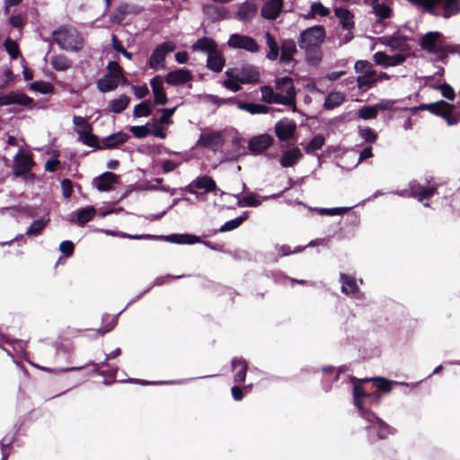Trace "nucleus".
Here are the masks:
<instances>
[{
	"label": "nucleus",
	"instance_id": "f257e3e1",
	"mask_svg": "<svg viewBox=\"0 0 460 460\" xmlns=\"http://www.w3.org/2000/svg\"><path fill=\"white\" fill-rule=\"evenodd\" d=\"M326 38V31L323 25H314L304 30L297 40L298 46L305 51L306 60L312 64H318L323 58L321 45Z\"/></svg>",
	"mask_w": 460,
	"mask_h": 460
},
{
	"label": "nucleus",
	"instance_id": "f03ea898",
	"mask_svg": "<svg viewBox=\"0 0 460 460\" xmlns=\"http://www.w3.org/2000/svg\"><path fill=\"white\" fill-rule=\"evenodd\" d=\"M53 41L61 49L69 51H80L84 48V38L82 34L73 26L63 25L52 32Z\"/></svg>",
	"mask_w": 460,
	"mask_h": 460
},
{
	"label": "nucleus",
	"instance_id": "7ed1b4c3",
	"mask_svg": "<svg viewBox=\"0 0 460 460\" xmlns=\"http://www.w3.org/2000/svg\"><path fill=\"white\" fill-rule=\"evenodd\" d=\"M428 13L448 19L460 13V0H428Z\"/></svg>",
	"mask_w": 460,
	"mask_h": 460
},
{
	"label": "nucleus",
	"instance_id": "20e7f679",
	"mask_svg": "<svg viewBox=\"0 0 460 460\" xmlns=\"http://www.w3.org/2000/svg\"><path fill=\"white\" fill-rule=\"evenodd\" d=\"M176 48V45L172 41H165L158 45L152 52L148 65L154 70L164 67L165 57L168 53L172 52Z\"/></svg>",
	"mask_w": 460,
	"mask_h": 460
},
{
	"label": "nucleus",
	"instance_id": "39448f33",
	"mask_svg": "<svg viewBox=\"0 0 460 460\" xmlns=\"http://www.w3.org/2000/svg\"><path fill=\"white\" fill-rule=\"evenodd\" d=\"M353 398L354 403L361 409L363 406V399H367L369 403H379L381 396L377 390L368 392L367 386H363L361 384H356L353 386Z\"/></svg>",
	"mask_w": 460,
	"mask_h": 460
},
{
	"label": "nucleus",
	"instance_id": "423d86ee",
	"mask_svg": "<svg viewBox=\"0 0 460 460\" xmlns=\"http://www.w3.org/2000/svg\"><path fill=\"white\" fill-rule=\"evenodd\" d=\"M227 44L230 48L244 49L251 53H256L260 49L259 44L253 38L238 33L232 34Z\"/></svg>",
	"mask_w": 460,
	"mask_h": 460
},
{
	"label": "nucleus",
	"instance_id": "0eeeda50",
	"mask_svg": "<svg viewBox=\"0 0 460 460\" xmlns=\"http://www.w3.org/2000/svg\"><path fill=\"white\" fill-rule=\"evenodd\" d=\"M411 110L414 111H428L436 116L444 118L448 115V111H455L456 106L446 101L440 100L431 103H422L418 107H413Z\"/></svg>",
	"mask_w": 460,
	"mask_h": 460
},
{
	"label": "nucleus",
	"instance_id": "6e6552de",
	"mask_svg": "<svg viewBox=\"0 0 460 460\" xmlns=\"http://www.w3.org/2000/svg\"><path fill=\"white\" fill-rule=\"evenodd\" d=\"M296 123L288 118L281 119L275 124V134L279 141H288L295 136Z\"/></svg>",
	"mask_w": 460,
	"mask_h": 460
},
{
	"label": "nucleus",
	"instance_id": "1a4fd4ad",
	"mask_svg": "<svg viewBox=\"0 0 460 460\" xmlns=\"http://www.w3.org/2000/svg\"><path fill=\"white\" fill-rule=\"evenodd\" d=\"M274 143V138L269 134L252 137L248 142V149L252 155H261L268 150Z\"/></svg>",
	"mask_w": 460,
	"mask_h": 460
},
{
	"label": "nucleus",
	"instance_id": "9d476101",
	"mask_svg": "<svg viewBox=\"0 0 460 460\" xmlns=\"http://www.w3.org/2000/svg\"><path fill=\"white\" fill-rule=\"evenodd\" d=\"M33 99L22 92L11 91L6 94L0 95V107L11 104H18L21 106H31Z\"/></svg>",
	"mask_w": 460,
	"mask_h": 460
},
{
	"label": "nucleus",
	"instance_id": "9b49d317",
	"mask_svg": "<svg viewBox=\"0 0 460 460\" xmlns=\"http://www.w3.org/2000/svg\"><path fill=\"white\" fill-rule=\"evenodd\" d=\"M224 143V138L219 131H212L208 133H202L197 141L196 146L208 149H216L221 146Z\"/></svg>",
	"mask_w": 460,
	"mask_h": 460
},
{
	"label": "nucleus",
	"instance_id": "f8f14e48",
	"mask_svg": "<svg viewBox=\"0 0 460 460\" xmlns=\"http://www.w3.org/2000/svg\"><path fill=\"white\" fill-rule=\"evenodd\" d=\"M142 8L136 4H121L111 15V22L115 24H121L128 14H138Z\"/></svg>",
	"mask_w": 460,
	"mask_h": 460
},
{
	"label": "nucleus",
	"instance_id": "ddd939ff",
	"mask_svg": "<svg viewBox=\"0 0 460 460\" xmlns=\"http://www.w3.org/2000/svg\"><path fill=\"white\" fill-rule=\"evenodd\" d=\"M237 80L241 84H256L260 81V73L256 66L245 65L240 68H234Z\"/></svg>",
	"mask_w": 460,
	"mask_h": 460
},
{
	"label": "nucleus",
	"instance_id": "4468645a",
	"mask_svg": "<svg viewBox=\"0 0 460 460\" xmlns=\"http://www.w3.org/2000/svg\"><path fill=\"white\" fill-rule=\"evenodd\" d=\"M444 41V37L439 31H429L425 33L420 40V47L428 53L434 52L440 42Z\"/></svg>",
	"mask_w": 460,
	"mask_h": 460
},
{
	"label": "nucleus",
	"instance_id": "2eb2a0df",
	"mask_svg": "<svg viewBox=\"0 0 460 460\" xmlns=\"http://www.w3.org/2000/svg\"><path fill=\"white\" fill-rule=\"evenodd\" d=\"M119 175L111 172H105L95 177L93 184L99 191H110L112 190L113 185L119 182Z\"/></svg>",
	"mask_w": 460,
	"mask_h": 460
},
{
	"label": "nucleus",
	"instance_id": "dca6fc26",
	"mask_svg": "<svg viewBox=\"0 0 460 460\" xmlns=\"http://www.w3.org/2000/svg\"><path fill=\"white\" fill-rule=\"evenodd\" d=\"M150 85L154 94V104L165 105L169 100L164 88L163 78L160 75L154 76L150 80Z\"/></svg>",
	"mask_w": 460,
	"mask_h": 460
},
{
	"label": "nucleus",
	"instance_id": "f3484780",
	"mask_svg": "<svg viewBox=\"0 0 460 460\" xmlns=\"http://www.w3.org/2000/svg\"><path fill=\"white\" fill-rule=\"evenodd\" d=\"M193 79L192 73L185 68H179L169 72L165 75V82L170 85H182Z\"/></svg>",
	"mask_w": 460,
	"mask_h": 460
},
{
	"label": "nucleus",
	"instance_id": "a211bd4d",
	"mask_svg": "<svg viewBox=\"0 0 460 460\" xmlns=\"http://www.w3.org/2000/svg\"><path fill=\"white\" fill-rule=\"evenodd\" d=\"M373 59L376 65L388 67L402 65L406 58L401 54L389 56L383 51H378L374 54Z\"/></svg>",
	"mask_w": 460,
	"mask_h": 460
},
{
	"label": "nucleus",
	"instance_id": "6ab92c4d",
	"mask_svg": "<svg viewBox=\"0 0 460 460\" xmlns=\"http://www.w3.org/2000/svg\"><path fill=\"white\" fill-rule=\"evenodd\" d=\"M33 165L34 162L30 155H19L14 161L13 173L15 176H23L31 172Z\"/></svg>",
	"mask_w": 460,
	"mask_h": 460
},
{
	"label": "nucleus",
	"instance_id": "aec40b11",
	"mask_svg": "<svg viewBox=\"0 0 460 460\" xmlns=\"http://www.w3.org/2000/svg\"><path fill=\"white\" fill-rule=\"evenodd\" d=\"M303 158V154L297 146L284 151L280 156L279 164L283 168L295 166Z\"/></svg>",
	"mask_w": 460,
	"mask_h": 460
},
{
	"label": "nucleus",
	"instance_id": "412c9836",
	"mask_svg": "<svg viewBox=\"0 0 460 460\" xmlns=\"http://www.w3.org/2000/svg\"><path fill=\"white\" fill-rule=\"evenodd\" d=\"M283 0H269L261 7V14L264 19L275 20L282 11Z\"/></svg>",
	"mask_w": 460,
	"mask_h": 460
},
{
	"label": "nucleus",
	"instance_id": "4be33fe9",
	"mask_svg": "<svg viewBox=\"0 0 460 460\" xmlns=\"http://www.w3.org/2000/svg\"><path fill=\"white\" fill-rule=\"evenodd\" d=\"M129 136L122 131L113 133L102 139V150L118 148L119 146L125 144Z\"/></svg>",
	"mask_w": 460,
	"mask_h": 460
},
{
	"label": "nucleus",
	"instance_id": "5701e85b",
	"mask_svg": "<svg viewBox=\"0 0 460 460\" xmlns=\"http://www.w3.org/2000/svg\"><path fill=\"white\" fill-rule=\"evenodd\" d=\"M232 368L235 371L234 381L237 384L243 383L246 378L248 364L243 358H234L231 362Z\"/></svg>",
	"mask_w": 460,
	"mask_h": 460
},
{
	"label": "nucleus",
	"instance_id": "b1692460",
	"mask_svg": "<svg viewBox=\"0 0 460 460\" xmlns=\"http://www.w3.org/2000/svg\"><path fill=\"white\" fill-rule=\"evenodd\" d=\"M226 64L225 57L223 53L217 49L208 55L207 67L216 73H219L223 70Z\"/></svg>",
	"mask_w": 460,
	"mask_h": 460
},
{
	"label": "nucleus",
	"instance_id": "393cba45",
	"mask_svg": "<svg viewBox=\"0 0 460 460\" xmlns=\"http://www.w3.org/2000/svg\"><path fill=\"white\" fill-rule=\"evenodd\" d=\"M377 81L376 72L375 70H367L365 74L357 77V85L359 90L365 92L374 87Z\"/></svg>",
	"mask_w": 460,
	"mask_h": 460
},
{
	"label": "nucleus",
	"instance_id": "a878e982",
	"mask_svg": "<svg viewBox=\"0 0 460 460\" xmlns=\"http://www.w3.org/2000/svg\"><path fill=\"white\" fill-rule=\"evenodd\" d=\"M367 430H374L378 439H386L394 434L395 429L383 420H379L376 424L367 425Z\"/></svg>",
	"mask_w": 460,
	"mask_h": 460
},
{
	"label": "nucleus",
	"instance_id": "bb28decb",
	"mask_svg": "<svg viewBox=\"0 0 460 460\" xmlns=\"http://www.w3.org/2000/svg\"><path fill=\"white\" fill-rule=\"evenodd\" d=\"M296 42L292 39L284 40L281 43L280 61L284 64H289L296 53Z\"/></svg>",
	"mask_w": 460,
	"mask_h": 460
},
{
	"label": "nucleus",
	"instance_id": "cd10ccee",
	"mask_svg": "<svg viewBox=\"0 0 460 460\" xmlns=\"http://www.w3.org/2000/svg\"><path fill=\"white\" fill-rule=\"evenodd\" d=\"M96 86L102 93L112 92L119 86V78L105 74L96 82Z\"/></svg>",
	"mask_w": 460,
	"mask_h": 460
},
{
	"label": "nucleus",
	"instance_id": "c85d7f7f",
	"mask_svg": "<svg viewBox=\"0 0 460 460\" xmlns=\"http://www.w3.org/2000/svg\"><path fill=\"white\" fill-rule=\"evenodd\" d=\"M407 40L408 38L404 35L394 34L392 36L385 37L383 43L393 49L404 51L408 48Z\"/></svg>",
	"mask_w": 460,
	"mask_h": 460
},
{
	"label": "nucleus",
	"instance_id": "c756f323",
	"mask_svg": "<svg viewBox=\"0 0 460 460\" xmlns=\"http://www.w3.org/2000/svg\"><path fill=\"white\" fill-rule=\"evenodd\" d=\"M335 15L340 19V22L343 29L352 31L354 29V15L347 8L339 7L334 10Z\"/></svg>",
	"mask_w": 460,
	"mask_h": 460
},
{
	"label": "nucleus",
	"instance_id": "7c9ffc66",
	"mask_svg": "<svg viewBox=\"0 0 460 460\" xmlns=\"http://www.w3.org/2000/svg\"><path fill=\"white\" fill-rule=\"evenodd\" d=\"M192 49L194 51L207 52L208 55L217 49V44L212 38L202 37L198 39L192 45Z\"/></svg>",
	"mask_w": 460,
	"mask_h": 460
},
{
	"label": "nucleus",
	"instance_id": "2f4dec72",
	"mask_svg": "<svg viewBox=\"0 0 460 460\" xmlns=\"http://www.w3.org/2000/svg\"><path fill=\"white\" fill-rule=\"evenodd\" d=\"M460 52V45L447 44L445 41L440 42L438 48L430 54L437 55L438 59L443 61L448 54H456Z\"/></svg>",
	"mask_w": 460,
	"mask_h": 460
},
{
	"label": "nucleus",
	"instance_id": "473e14b6",
	"mask_svg": "<svg viewBox=\"0 0 460 460\" xmlns=\"http://www.w3.org/2000/svg\"><path fill=\"white\" fill-rule=\"evenodd\" d=\"M50 65L56 71H66L72 67L73 61L64 54L53 55Z\"/></svg>",
	"mask_w": 460,
	"mask_h": 460
},
{
	"label": "nucleus",
	"instance_id": "72a5a7b5",
	"mask_svg": "<svg viewBox=\"0 0 460 460\" xmlns=\"http://www.w3.org/2000/svg\"><path fill=\"white\" fill-rule=\"evenodd\" d=\"M193 185L197 189L204 190L206 193L215 191L217 187L216 181L209 175H203L193 180Z\"/></svg>",
	"mask_w": 460,
	"mask_h": 460
},
{
	"label": "nucleus",
	"instance_id": "f704fd0d",
	"mask_svg": "<svg viewBox=\"0 0 460 460\" xmlns=\"http://www.w3.org/2000/svg\"><path fill=\"white\" fill-rule=\"evenodd\" d=\"M340 280L341 282V292L349 295L355 294L358 291V286L357 285L356 279L354 277L341 273Z\"/></svg>",
	"mask_w": 460,
	"mask_h": 460
},
{
	"label": "nucleus",
	"instance_id": "c9c22d12",
	"mask_svg": "<svg viewBox=\"0 0 460 460\" xmlns=\"http://www.w3.org/2000/svg\"><path fill=\"white\" fill-rule=\"evenodd\" d=\"M235 102L240 110L245 111L251 114H265L268 113L270 109L269 106L263 104L245 102L241 101H235Z\"/></svg>",
	"mask_w": 460,
	"mask_h": 460
},
{
	"label": "nucleus",
	"instance_id": "e433bc0d",
	"mask_svg": "<svg viewBox=\"0 0 460 460\" xmlns=\"http://www.w3.org/2000/svg\"><path fill=\"white\" fill-rule=\"evenodd\" d=\"M87 129V131L80 134L78 140L87 146L93 147L94 150H102V142H100L98 136L93 134L92 129Z\"/></svg>",
	"mask_w": 460,
	"mask_h": 460
},
{
	"label": "nucleus",
	"instance_id": "4c0bfd02",
	"mask_svg": "<svg viewBox=\"0 0 460 460\" xmlns=\"http://www.w3.org/2000/svg\"><path fill=\"white\" fill-rule=\"evenodd\" d=\"M257 13V7L253 3L245 2L240 5L236 12V17L240 21L251 20Z\"/></svg>",
	"mask_w": 460,
	"mask_h": 460
},
{
	"label": "nucleus",
	"instance_id": "58836bf2",
	"mask_svg": "<svg viewBox=\"0 0 460 460\" xmlns=\"http://www.w3.org/2000/svg\"><path fill=\"white\" fill-rule=\"evenodd\" d=\"M130 102V98L126 94H121L119 98L110 101L109 111L116 114L121 113L126 110Z\"/></svg>",
	"mask_w": 460,
	"mask_h": 460
},
{
	"label": "nucleus",
	"instance_id": "ea45409f",
	"mask_svg": "<svg viewBox=\"0 0 460 460\" xmlns=\"http://www.w3.org/2000/svg\"><path fill=\"white\" fill-rule=\"evenodd\" d=\"M265 39L270 51L267 53L266 58L270 60H277L279 55V46L270 32L265 33Z\"/></svg>",
	"mask_w": 460,
	"mask_h": 460
},
{
	"label": "nucleus",
	"instance_id": "a19ab883",
	"mask_svg": "<svg viewBox=\"0 0 460 460\" xmlns=\"http://www.w3.org/2000/svg\"><path fill=\"white\" fill-rule=\"evenodd\" d=\"M95 214L96 209L92 206L80 208L77 211L76 222L80 226H84L94 217Z\"/></svg>",
	"mask_w": 460,
	"mask_h": 460
},
{
	"label": "nucleus",
	"instance_id": "79ce46f5",
	"mask_svg": "<svg viewBox=\"0 0 460 460\" xmlns=\"http://www.w3.org/2000/svg\"><path fill=\"white\" fill-rule=\"evenodd\" d=\"M345 101V96L341 93L332 92L330 93L324 101V108L332 110L340 106Z\"/></svg>",
	"mask_w": 460,
	"mask_h": 460
},
{
	"label": "nucleus",
	"instance_id": "37998d69",
	"mask_svg": "<svg viewBox=\"0 0 460 460\" xmlns=\"http://www.w3.org/2000/svg\"><path fill=\"white\" fill-rule=\"evenodd\" d=\"M360 383H375L376 390L380 394V392L388 393L392 390V382L384 378V377H374L371 379H362L359 380Z\"/></svg>",
	"mask_w": 460,
	"mask_h": 460
},
{
	"label": "nucleus",
	"instance_id": "c03bdc74",
	"mask_svg": "<svg viewBox=\"0 0 460 460\" xmlns=\"http://www.w3.org/2000/svg\"><path fill=\"white\" fill-rule=\"evenodd\" d=\"M226 75L228 76L229 78L223 82V85L226 89H228L234 93L240 91L241 86L239 84H241V83L239 82V80H237L238 77L234 74V69H231V68L227 69L226 71Z\"/></svg>",
	"mask_w": 460,
	"mask_h": 460
},
{
	"label": "nucleus",
	"instance_id": "a18cd8bd",
	"mask_svg": "<svg viewBox=\"0 0 460 460\" xmlns=\"http://www.w3.org/2000/svg\"><path fill=\"white\" fill-rule=\"evenodd\" d=\"M152 105L149 100H146L136 105L133 109L135 118L148 117L152 114Z\"/></svg>",
	"mask_w": 460,
	"mask_h": 460
},
{
	"label": "nucleus",
	"instance_id": "49530a36",
	"mask_svg": "<svg viewBox=\"0 0 460 460\" xmlns=\"http://www.w3.org/2000/svg\"><path fill=\"white\" fill-rule=\"evenodd\" d=\"M49 219L40 218L32 222L26 231L28 236H38L40 235L44 228L47 226Z\"/></svg>",
	"mask_w": 460,
	"mask_h": 460
},
{
	"label": "nucleus",
	"instance_id": "de8ad7c7",
	"mask_svg": "<svg viewBox=\"0 0 460 460\" xmlns=\"http://www.w3.org/2000/svg\"><path fill=\"white\" fill-rule=\"evenodd\" d=\"M438 193L437 186H428L423 189L420 192H419L414 199H417L419 202H421L426 207H429V203L428 202L431 197Z\"/></svg>",
	"mask_w": 460,
	"mask_h": 460
},
{
	"label": "nucleus",
	"instance_id": "09e8293b",
	"mask_svg": "<svg viewBox=\"0 0 460 460\" xmlns=\"http://www.w3.org/2000/svg\"><path fill=\"white\" fill-rule=\"evenodd\" d=\"M247 212H244L242 216L226 222L219 229V232L225 233L238 228L246 219Z\"/></svg>",
	"mask_w": 460,
	"mask_h": 460
},
{
	"label": "nucleus",
	"instance_id": "8fccbe9b",
	"mask_svg": "<svg viewBox=\"0 0 460 460\" xmlns=\"http://www.w3.org/2000/svg\"><path fill=\"white\" fill-rule=\"evenodd\" d=\"M325 143V139L322 135L314 137L305 147V152L308 155L322 149Z\"/></svg>",
	"mask_w": 460,
	"mask_h": 460
},
{
	"label": "nucleus",
	"instance_id": "3c124183",
	"mask_svg": "<svg viewBox=\"0 0 460 460\" xmlns=\"http://www.w3.org/2000/svg\"><path fill=\"white\" fill-rule=\"evenodd\" d=\"M277 89L285 93H293L294 98H296V93L293 84V80L288 76L282 77L277 81Z\"/></svg>",
	"mask_w": 460,
	"mask_h": 460
},
{
	"label": "nucleus",
	"instance_id": "603ef678",
	"mask_svg": "<svg viewBox=\"0 0 460 460\" xmlns=\"http://www.w3.org/2000/svg\"><path fill=\"white\" fill-rule=\"evenodd\" d=\"M73 123L76 127L75 131L78 135V137H80V134H82V132L87 131L88 130L87 128H90L93 130L92 124L84 117L75 115L73 118Z\"/></svg>",
	"mask_w": 460,
	"mask_h": 460
},
{
	"label": "nucleus",
	"instance_id": "864d4df0",
	"mask_svg": "<svg viewBox=\"0 0 460 460\" xmlns=\"http://www.w3.org/2000/svg\"><path fill=\"white\" fill-rule=\"evenodd\" d=\"M168 239L176 243L193 244L199 242V237L193 234H172Z\"/></svg>",
	"mask_w": 460,
	"mask_h": 460
},
{
	"label": "nucleus",
	"instance_id": "5fc2aeb1",
	"mask_svg": "<svg viewBox=\"0 0 460 460\" xmlns=\"http://www.w3.org/2000/svg\"><path fill=\"white\" fill-rule=\"evenodd\" d=\"M31 89L43 94H48L54 91V86L49 82L35 81L31 84Z\"/></svg>",
	"mask_w": 460,
	"mask_h": 460
},
{
	"label": "nucleus",
	"instance_id": "6e6d98bb",
	"mask_svg": "<svg viewBox=\"0 0 460 460\" xmlns=\"http://www.w3.org/2000/svg\"><path fill=\"white\" fill-rule=\"evenodd\" d=\"M261 201L255 193H250L238 200L239 207H259Z\"/></svg>",
	"mask_w": 460,
	"mask_h": 460
},
{
	"label": "nucleus",
	"instance_id": "4d7b16f0",
	"mask_svg": "<svg viewBox=\"0 0 460 460\" xmlns=\"http://www.w3.org/2000/svg\"><path fill=\"white\" fill-rule=\"evenodd\" d=\"M4 46L12 59H16L21 54L19 45L10 38L5 39Z\"/></svg>",
	"mask_w": 460,
	"mask_h": 460
},
{
	"label": "nucleus",
	"instance_id": "13d9d810",
	"mask_svg": "<svg viewBox=\"0 0 460 460\" xmlns=\"http://www.w3.org/2000/svg\"><path fill=\"white\" fill-rule=\"evenodd\" d=\"M377 110L376 105L373 106H363L358 113V117L362 119H372L377 117Z\"/></svg>",
	"mask_w": 460,
	"mask_h": 460
},
{
	"label": "nucleus",
	"instance_id": "bf43d9fd",
	"mask_svg": "<svg viewBox=\"0 0 460 460\" xmlns=\"http://www.w3.org/2000/svg\"><path fill=\"white\" fill-rule=\"evenodd\" d=\"M272 103H279L283 105H294L296 104V98H294L293 93H288L285 95L280 93H275V97L272 99Z\"/></svg>",
	"mask_w": 460,
	"mask_h": 460
},
{
	"label": "nucleus",
	"instance_id": "052dcab7",
	"mask_svg": "<svg viewBox=\"0 0 460 460\" xmlns=\"http://www.w3.org/2000/svg\"><path fill=\"white\" fill-rule=\"evenodd\" d=\"M15 440V435H13L12 438H3L0 440V450L2 453V456L9 457L11 455L12 449H13V444Z\"/></svg>",
	"mask_w": 460,
	"mask_h": 460
},
{
	"label": "nucleus",
	"instance_id": "680f3d73",
	"mask_svg": "<svg viewBox=\"0 0 460 460\" xmlns=\"http://www.w3.org/2000/svg\"><path fill=\"white\" fill-rule=\"evenodd\" d=\"M374 13L380 19H387L392 15V9L384 4H376L374 5Z\"/></svg>",
	"mask_w": 460,
	"mask_h": 460
},
{
	"label": "nucleus",
	"instance_id": "e2e57ef3",
	"mask_svg": "<svg viewBox=\"0 0 460 460\" xmlns=\"http://www.w3.org/2000/svg\"><path fill=\"white\" fill-rule=\"evenodd\" d=\"M435 89L440 90L441 94L444 98L449 101H454L456 98V93L453 87L447 83H444L442 84H438L435 86Z\"/></svg>",
	"mask_w": 460,
	"mask_h": 460
},
{
	"label": "nucleus",
	"instance_id": "0e129e2a",
	"mask_svg": "<svg viewBox=\"0 0 460 460\" xmlns=\"http://www.w3.org/2000/svg\"><path fill=\"white\" fill-rule=\"evenodd\" d=\"M111 41H112V47L116 51L121 53L126 58H128L129 60L132 59L133 54L131 52L128 51L124 48V46L121 44V42L118 39L117 35L112 34Z\"/></svg>",
	"mask_w": 460,
	"mask_h": 460
},
{
	"label": "nucleus",
	"instance_id": "69168bd1",
	"mask_svg": "<svg viewBox=\"0 0 460 460\" xmlns=\"http://www.w3.org/2000/svg\"><path fill=\"white\" fill-rule=\"evenodd\" d=\"M359 136L368 144H374L377 139V134L370 128H359Z\"/></svg>",
	"mask_w": 460,
	"mask_h": 460
},
{
	"label": "nucleus",
	"instance_id": "338daca9",
	"mask_svg": "<svg viewBox=\"0 0 460 460\" xmlns=\"http://www.w3.org/2000/svg\"><path fill=\"white\" fill-rule=\"evenodd\" d=\"M177 107H173L171 109H161L159 111L162 112V116L159 118V124H172V117L176 111Z\"/></svg>",
	"mask_w": 460,
	"mask_h": 460
},
{
	"label": "nucleus",
	"instance_id": "774afa93",
	"mask_svg": "<svg viewBox=\"0 0 460 460\" xmlns=\"http://www.w3.org/2000/svg\"><path fill=\"white\" fill-rule=\"evenodd\" d=\"M107 75L118 77L124 72L123 68L117 61H110L106 66Z\"/></svg>",
	"mask_w": 460,
	"mask_h": 460
}]
</instances>
